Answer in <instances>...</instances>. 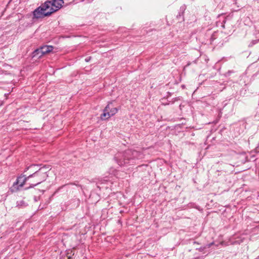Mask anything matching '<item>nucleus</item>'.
<instances>
[{"mask_svg":"<svg viewBox=\"0 0 259 259\" xmlns=\"http://www.w3.org/2000/svg\"><path fill=\"white\" fill-rule=\"evenodd\" d=\"M63 3V0L46 1L33 11L32 19H38L51 16V14L60 9Z\"/></svg>","mask_w":259,"mask_h":259,"instance_id":"f257e3e1","label":"nucleus"},{"mask_svg":"<svg viewBox=\"0 0 259 259\" xmlns=\"http://www.w3.org/2000/svg\"><path fill=\"white\" fill-rule=\"evenodd\" d=\"M144 158V154L141 151L132 149H127L123 152H118L114 157L116 163L120 165L126 166L136 163V160Z\"/></svg>","mask_w":259,"mask_h":259,"instance_id":"f03ea898","label":"nucleus"},{"mask_svg":"<svg viewBox=\"0 0 259 259\" xmlns=\"http://www.w3.org/2000/svg\"><path fill=\"white\" fill-rule=\"evenodd\" d=\"M51 169L50 165H45L40 167L38 169H33L31 170L32 174L28 175L29 182H28V187L23 188L24 190H28L34 188L38 185L41 184L46 181L48 177V171Z\"/></svg>","mask_w":259,"mask_h":259,"instance_id":"7ed1b4c3","label":"nucleus"},{"mask_svg":"<svg viewBox=\"0 0 259 259\" xmlns=\"http://www.w3.org/2000/svg\"><path fill=\"white\" fill-rule=\"evenodd\" d=\"M29 182L28 175L21 174L17 177L16 181L9 188V191L12 193H16L20 191L25 185Z\"/></svg>","mask_w":259,"mask_h":259,"instance_id":"20e7f679","label":"nucleus"},{"mask_svg":"<svg viewBox=\"0 0 259 259\" xmlns=\"http://www.w3.org/2000/svg\"><path fill=\"white\" fill-rule=\"evenodd\" d=\"M54 47L52 46H45L39 48L40 51H41V54L45 55L51 52L53 50Z\"/></svg>","mask_w":259,"mask_h":259,"instance_id":"39448f33","label":"nucleus"},{"mask_svg":"<svg viewBox=\"0 0 259 259\" xmlns=\"http://www.w3.org/2000/svg\"><path fill=\"white\" fill-rule=\"evenodd\" d=\"M43 55L41 54V51H40L39 48L36 49L32 53V58H33L39 59Z\"/></svg>","mask_w":259,"mask_h":259,"instance_id":"423d86ee","label":"nucleus"},{"mask_svg":"<svg viewBox=\"0 0 259 259\" xmlns=\"http://www.w3.org/2000/svg\"><path fill=\"white\" fill-rule=\"evenodd\" d=\"M186 7L185 5H183L180 7L179 14L178 15H177V17L179 18V19H180V18L181 17V16H182V19L183 20H184L183 15H184V12L186 10Z\"/></svg>","mask_w":259,"mask_h":259,"instance_id":"0eeeda50","label":"nucleus"},{"mask_svg":"<svg viewBox=\"0 0 259 259\" xmlns=\"http://www.w3.org/2000/svg\"><path fill=\"white\" fill-rule=\"evenodd\" d=\"M112 103L108 104L103 110V113H110V110H111V108H112Z\"/></svg>","mask_w":259,"mask_h":259,"instance_id":"6e6552de","label":"nucleus"},{"mask_svg":"<svg viewBox=\"0 0 259 259\" xmlns=\"http://www.w3.org/2000/svg\"><path fill=\"white\" fill-rule=\"evenodd\" d=\"M114 114H101L100 119L102 120H105L109 118L111 116Z\"/></svg>","mask_w":259,"mask_h":259,"instance_id":"1a4fd4ad","label":"nucleus"},{"mask_svg":"<svg viewBox=\"0 0 259 259\" xmlns=\"http://www.w3.org/2000/svg\"><path fill=\"white\" fill-rule=\"evenodd\" d=\"M27 205V204H26V203L23 200H21L20 201L17 202V206L19 207H25Z\"/></svg>","mask_w":259,"mask_h":259,"instance_id":"9d476101","label":"nucleus"},{"mask_svg":"<svg viewBox=\"0 0 259 259\" xmlns=\"http://www.w3.org/2000/svg\"><path fill=\"white\" fill-rule=\"evenodd\" d=\"M226 18L225 17H223V20L222 21V22H217V26H218L219 25V23H221V27L223 28H225V23H226Z\"/></svg>","mask_w":259,"mask_h":259,"instance_id":"9b49d317","label":"nucleus"},{"mask_svg":"<svg viewBox=\"0 0 259 259\" xmlns=\"http://www.w3.org/2000/svg\"><path fill=\"white\" fill-rule=\"evenodd\" d=\"M210 245H211V244H209L206 245V246H201L199 248H197L196 249L198 250L199 251L202 252V251H204V250L205 249H206V248H209L210 246Z\"/></svg>","mask_w":259,"mask_h":259,"instance_id":"f8f14e48","label":"nucleus"},{"mask_svg":"<svg viewBox=\"0 0 259 259\" xmlns=\"http://www.w3.org/2000/svg\"><path fill=\"white\" fill-rule=\"evenodd\" d=\"M36 166H37V165H35V164H31L30 165V166L26 167L25 169H24V172H27L28 170L29 169H32L33 168H34Z\"/></svg>","mask_w":259,"mask_h":259,"instance_id":"ddd939ff","label":"nucleus"},{"mask_svg":"<svg viewBox=\"0 0 259 259\" xmlns=\"http://www.w3.org/2000/svg\"><path fill=\"white\" fill-rule=\"evenodd\" d=\"M118 111V109L117 107H114L113 105H112V108H111V110H110V113H116Z\"/></svg>","mask_w":259,"mask_h":259,"instance_id":"4468645a","label":"nucleus"},{"mask_svg":"<svg viewBox=\"0 0 259 259\" xmlns=\"http://www.w3.org/2000/svg\"><path fill=\"white\" fill-rule=\"evenodd\" d=\"M258 42L257 40H252L250 44L249 45V47H251L253 46L254 45L256 44Z\"/></svg>","mask_w":259,"mask_h":259,"instance_id":"2eb2a0df","label":"nucleus"},{"mask_svg":"<svg viewBox=\"0 0 259 259\" xmlns=\"http://www.w3.org/2000/svg\"><path fill=\"white\" fill-rule=\"evenodd\" d=\"M220 117H221L220 114H218L217 119L213 121L211 123L216 124L217 123H218V120L220 119Z\"/></svg>","mask_w":259,"mask_h":259,"instance_id":"dca6fc26","label":"nucleus"},{"mask_svg":"<svg viewBox=\"0 0 259 259\" xmlns=\"http://www.w3.org/2000/svg\"><path fill=\"white\" fill-rule=\"evenodd\" d=\"M92 59V57L90 56V57H87L85 59V61L87 62H89L90 61V60H91Z\"/></svg>","mask_w":259,"mask_h":259,"instance_id":"f3484780","label":"nucleus"},{"mask_svg":"<svg viewBox=\"0 0 259 259\" xmlns=\"http://www.w3.org/2000/svg\"><path fill=\"white\" fill-rule=\"evenodd\" d=\"M232 72H233V71L229 70L227 72H226V76H230L231 73H232Z\"/></svg>","mask_w":259,"mask_h":259,"instance_id":"a211bd4d","label":"nucleus"},{"mask_svg":"<svg viewBox=\"0 0 259 259\" xmlns=\"http://www.w3.org/2000/svg\"><path fill=\"white\" fill-rule=\"evenodd\" d=\"M68 184L69 185H75V186H78V187H81V186L80 185L77 184L75 183H69Z\"/></svg>","mask_w":259,"mask_h":259,"instance_id":"6ab92c4d","label":"nucleus"},{"mask_svg":"<svg viewBox=\"0 0 259 259\" xmlns=\"http://www.w3.org/2000/svg\"><path fill=\"white\" fill-rule=\"evenodd\" d=\"M213 39H214V37H213V35H212L211 37V40H213Z\"/></svg>","mask_w":259,"mask_h":259,"instance_id":"aec40b11","label":"nucleus"},{"mask_svg":"<svg viewBox=\"0 0 259 259\" xmlns=\"http://www.w3.org/2000/svg\"><path fill=\"white\" fill-rule=\"evenodd\" d=\"M178 119H174V121H178Z\"/></svg>","mask_w":259,"mask_h":259,"instance_id":"412c9836","label":"nucleus"},{"mask_svg":"<svg viewBox=\"0 0 259 259\" xmlns=\"http://www.w3.org/2000/svg\"><path fill=\"white\" fill-rule=\"evenodd\" d=\"M163 119L159 120V118H158V121H160V120H162Z\"/></svg>","mask_w":259,"mask_h":259,"instance_id":"4be33fe9","label":"nucleus"},{"mask_svg":"<svg viewBox=\"0 0 259 259\" xmlns=\"http://www.w3.org/2000/svg\"><path fill=\"white\" fill-rule=\"evenodd\" d=\"M193 243H197V244H198V243H197L196 241H194Z\"/></svg>","mask_w":259,"mask_h":259,"instance_id":"5701e85b","label":"nucleus"}]
</instances>
